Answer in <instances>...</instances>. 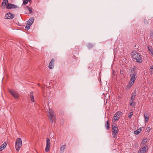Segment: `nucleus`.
<instances>
[{
  "label": "nucleus",
  "instance_id": "obj_30",
  "mask_svg": "<svg viewBox=\"0 0 153 153\" xmlns=\"http://www.w3.org/2000/svg\"><path fill=\"white\" fill-rule=\"evenodd\" d=\"M27 7L28 8V11H29L30 13H31L32 12V8L29 7Z\"/></svg>",
  "mask_w": 153,
  "mask_h": 153
},
{
  "label": "nucleus",
  "instance_id": "obj_21",
  "mask_svg": "<svg viewBox=\"0 0 153 153\" xmlns=\"http://www.w3.org/2000/svg\"><path fill=\"white\" fill-rule=\"evenodd\" d=\"M134 100H131L130 101V105L131 106H132L133 107H134L135 106L134 104Z\"/></svg>",
  "mask_w": 153,
  "mask_h": 153
},
{
  "label": "nucleus",
  "instance_id": "obj_16",
  "mask_svg": "<svg viewBox=\"0 0 153 153\" xmlns=\"http://www.w3.org/2000/svg\"><path fill=\"white\" fill-rule=\"evenodd\" d=\"M29 96H30L31 99V101L34 102L35 101L34 99V96L33 95V92H31L29 94Z\"/></svg>",
  "mask_w": 153,
  "mask_h": 153
},
{
  "label": "nucleus",
  "instance_id": "obj_7",
  "mask_svg": "<svg viewBox=\"0 0 153 153\" xmlns=\"http://www.w3.org/2000/svg\"><path fill=\"white\" fill-rule=\"evenodd\" d=\"M112 135L114 137H115L117 135L118 132V127L117 126L112 125Z\"/></svg>",
  "mask_w": 153,
  "mask_h": 153
},
{
  "label": "nucleus",
  "instance_id": "obj_6",
  "mask_svg": "<svg viewBox=\"0 0 153 153\" xmlns=\"http://www.w3.org/2000/svg\"><path fill=\"white\" fill-rule=\"evenodd\" d=\"M8 91L15 99H17L19 98V95L16 91L10 89H9Z\"/></svg>",
  "mask_w": 153,
  "mask_h": 153
},
{
  "label": "nucleus",
  "instance_id": "obj_5",
  "mask_svg": "<svg viewBox=\"0 0 153 153\" xmlns=\"http://www.w3.org/2000/svg\"><path fill=\"white\" fill-rule=\"evenodd\" d=\"M22 140L20 138H18L16 140L15 145V147L17 152L20 150V148L22 146Z\"/></svg>",
  "mask_w": 153,
  "mask_h": 153
},
{
  "label": "nucleus",
  "instance_id": "obj_32",
  "mask_svg": "<svg viewBox=\"0 0 153 153\" xmlns=\"http://www.w3.org/2000/svg\"><path fill=\"white\" fill-rule=\"evenodd\" d=\"M150 128L149 127L146 128V131L148 132H149L150 131Z\"/></svg>",
  "mask_w": 153,
  "mask_h": 153
},
{
  "label": "nucleus",
  "instance_id": "obj_27",
  "mask_svg": "<svg viewBox=\"0 0 153 153\" xmlns=\"http://www.w3.org/2000/svg\"><path fill=\"white\" fill-rule=\"evenodd\" d=\"M144 119H145V122L146 123L148 121V120H149V116H144Z\"/></svg>",
  "mask_w": 153,
  "mask_h": 153
},
{
  "label": "nucleus",
  "instance_id": "obj_12",
  "mask_svg": "<svg viewBox=\"0 0 153 153\" xmlns=\"http://www.w3.org/2000/svg\"><path fill=\"white\" fill-rule=\"evenodd\" d=\"M147 146H143V147L141 148L140 150V152H138V153H145L146 152L147 150L146 148Z\"/></svg>",
  "mask_w": 153,
  "mask_h": 153
},
{
  "label": "nucleus",
  "instance_id": "obj_35",
  "mask_svg": "<svg viewBox=\"0 0 153 153\" xmlns=\"http://www.w3.org/2000/svg\"><path fill=\"white\" fill-rule=\"evenodd\" d=\"M120 73L121 74H123V72L122 71H120Z\"/></svg>",
  "mask_w": 153,
  "mask_h": 153
},
{
  "label": "nucleus",
  "instance_id": "obj_15",
  "mask_svg": "<svg viewBox=\"0 0 153 153\" xmlns=\"http://www.w3.org/2000/svg\"><path fill=\"white\" fill-rule=\"evenodd\" d=\"M66 146V145H65L62 146L61 147L60 149V152H61L62 153L64 152V151L65 149Z\"/></svg>",
  "mask_w": 153,
  "mask_h": 153
},
{
  "label": "nucleus",
  "instance_id": "obj_33",
  "mask_svg": "<svg viewBox=\"0 0 153 153\" xmlns=\"http://www.w3.org/2000/svg\"><path fill=\"white\" fill-rule=\"evenodd\" d=\"M144 22L145 24H147L148 23V20L146 19H144Z\"/></svg>",
  "mask_w": 153,
  "mask_h": 153
},
{
  "label": "nucleus",
  "instance_id": "obj_3",
  "mask_svg": "<svg viewBox=\"0 0 153 153\" xmlns=\"http://www.w3.org/2000/svg\"><path fill=\"white\" fill-rule=\"evenodd\" d=\"M133 58L135 59L138 63H141L142 62L143 59L141 55L137 52L132 53Z\"/></svg>",
  "mask_w": 153,
  "mask_h": 153
},
{
  "label": "nucleus",
  "instance_id": "obj_26",
  "mask_svg": "<svg viewBox=\"0 0 153 153\" xmlns=\"http://www.w3.org/2000/svg\"><path fill=\"white\" fill-rule=\"evenodd\" d=\"M133 112H130L128 114V117L129 118H130L131 117H132V116L133 114Z\"/></svg>",
  "mask_w": 153,
  "mask_h": 153
},
{
  "label": "nucleus",
  "instance_id": "obj_11",
  "mask_svg": "<svg viewBox=\"0 0 153 153\" xmlns=\"http://www.w3.org/2000/svg\"><path fill=\"white\" fill-rule=\"evenodd\" d=\"M34 18L33 17L30 18L27 21V25L30 26L33 23Z\"/></svg>",
  "mask_w": 153,
  "mask_h": 153
},
{
  "label": "nucleus",
  "instance_id": "obj_19",
  "mask_svg": "<svg viewBox=\"0 0 153 153\" xmlns=\"http://www.w3.org/2000/svg\"><path fill=\"white\" fill-rule=\"evenodd\" d=\"M136 95V92H134L132 93V96L131 98V100H134V97Z\"/></svg>",
  "mask_w": 153,
  "mask_h": 153
},
{
  "label": "nucleus",
  "instance_id": "obj_23",
  "mask_svg": "<svg viewBox=\"0 0 153 153\" xmlns=\"http://www.w3.org/2000/svg\"><path fill=\"white\" fill-rule=\"evenodd\" d=\"M147 141V138H145L142 141L141 143L143 144H145Z\"/></svg>",
  "mask_w": 153,
  "mask_h": 153
},
{
  "label": "nucleus",
  "instance_id": "obj_1",
  "mask_svg": "<svg viewBox=\"0 0 153 153\" xmlns=\"http://www.w3.org/2000/svg\"><path fill=\"white\" fill-rule=\"evenodd\" d=\"M130 79L129 80V85H128V88H130L133 85L137 79V74L136 71H135L134 69L131 70L129 72Z\"/></svg>",
  "mask_w": 153,
  "mask_h": 153
},
{
  "label": "nucleus",
  "instance_id": "obj_24",
  "mask_svg": "<svg viewBox=\"0 0 153 153\" xmlns=\"http://www.w3.org/2000/svg\"><path fill=\"white\" fill-rule=\"evenodd\" d=\"M149 116V113L147 111L145 112L144 113V116Z\"/></svg>",
  "mask_w": 153,
  "mask_h": 153
},
{
  "label": "nucleus",
  "instance_id": "obj_10",
  "mask_svg": "<svg viewBox=\"0 0 153 153\" xmlns=\"http://www.w3.org/2000/svg\"><path fill=\"white\" fill-rule=\"evenodd\" d=\"M54 59H52L51 61L49 64L48 67L50 69H52L54 67Z\"/></svg>",
  "mask_w": 153,
  "mask_h": 153
},
{
  "label": "nucleus",
  "instance_id": "obj_9",
  "mask_svg": "<svg viewBox=\"0 0 153 153\" xmlns=\"http://www.w3.org/2000/svg\"><path fill=\"white\" fill-rule=\"evenodd\" d=\"M14 15L10 12L7 13L4 16V18L6 19H11L13 18Z\"/></svg>",
  "mask_w": 153,
  "mask_h": 153
},
{
  "label": "nucleus",
  "instance_id": "obj_4",
  "mask_svg": "<svg viewBox=\"0 0 153 153\" xmlns=\"http://www.w3.org/2000/svg\"><path fill=\"white\" fill-rule=\"evenodd\" d=\"M48 112L49 114L48 117L49 118L50 121L53 123V122H55L56 120V117L54 113L51 109L49 108Z\"/></svg>",
  "mask_w": 153,
  "mask_h": 153
},
{
  "label": "nucleus",
  "instance_id": "obj_14",
  "mask_svg": "<svg viewBox=\"0 0 153 153\" xmlns=\"http://www.w3.org/2000/svg\"><path fill=\"white\" fill-rule=\"evenodd\" d=\"M7 145V143L6 142L2 144L0 146V151H2L4 149Z\"/></svg>",
  "mask_w": 153,
  "mask_h": 153
},
{
  "label": "nucleus",
  "instance_id": "obj_25",
  "mask_svg": "<svg viewBox=\"0 0 153 153\" xmlns=\"http://www.w3.org/2000/svg\"><path fill=\"white\" fill-rule=\"evenodd\" d=\"M150 35L151 39L153 40V31L151 30L150 31Z\"/></svg>",
  "mask_w": 153,
  "mask_h": 153
},
{
  "label": "nucleus",
  "instance_id": "obj_22",
  "mask_svg": "<svg viewBox=\"0 0 153 153\" xmlns=\"http://www.w3.org/2000/svg\"><path fill=\"white\" fill-rule=\"evenodd\" d=\"M105 126H106V129L108 130L110 127L108 121H106V123L105 124Z\"/></svg>",
  "mask_w": 153,
  "mask_h": 153
},
{
  "label": "nucleus",
  "instance_id": "obj_2",
  "mask_svg": "<svg viewBox=\"0 0 153 153\" xmlns=\"http://www.w3.org/2000/svg\"><path fill=\"white\" fill-rule=\"evenodd\" d=\"M1 7L2 8H6L9 9H11L18 7L15 5L9 3L8 2V0H3Z\"/></svg>",
  "mask_w": 153,
  "mask_h": 153
},
{
  "label": "nucleus",
  "instance_id": "obj_29",
  "mask_svg": "<svg viewBox=\"0 0 153 153\" xmlns=\"http://www.w3.org/2000/svg\"><path fill=\"white\" fill-rule=\"evenodd\" d=\"M122 114V112L120 111H118L115 114H116L117 116H120L121 114Z\"/></svg>",
  "mask_w": 153,
  "mask_h": 153
},
{
  "label": "nucleus",
  "instance_id": "obj_20",
  "mask_svg": "<svg viewBox=\"0 0 153 153\" xmlns=\"http://www.w3.org/2000/svg\"><path fill=\"white\" fill-rule=\"evenodd\" d=\"M149 71L151 75L153 74V65H151L150 67Z\"/></svg>",
  "mask_w": 153,
  "mask_h": 153
},
{
  "label": "nucleus",
  "instance_id": "obj_17",
  "mask_svg": "<svg viewBox=\"0 0 153 153\" xmlns=\"http://www.w3.org/2000/svg\"><path fill=\"white\" fill-rule=\"evenodd\" d=\"M119 119V117H117V116L115 114L113 118V121L114 122L116 121L117 120Z\"/></svg>",
  "mask_w": 153,
  "mask_h": 153
},
{
  "label": "nucleus",
  "instance_id": "obj_8",
  "mask_svg": "<svg viewBox=\"0 0 153 153\" xmlns=\"http://www.w3.org/2000/svg\"><path fill=\"white\" fill-rule=\"evenodd\" d=\"M50 140L49 138H47L46 139V145L45 149V151L46 152H48L50 149Z\"/></svg>",
  "mask_w": 153,
  "mask_h": 153
},
{
  "label": "nucleus",
  "instance_id": "obj_34",
  "mask_svg": "<svg viewBox=\"0 0 153 153\" xmlns=\"http://www.w3.org/2000/svg\"><path fill=\"white\" fill-rule=\"evenodd\" d=\"M30 26L29 25H27L25 27V29H27V30L30 28Z\"/></svg>",
  "mask_w": 153,
  "mask_h": 153
},
{
  "label": "nucleus",
  "instance_id": "obj_28",
  "mask_svg": "<svg viewBox=\"0 0 153 153\" xmlns=\"http://www.w3.org/2000/svg\"><path fill=\"white\" fill-rule=\"evenodd\" d=\"M29 0H24L23 1V4L24 5H26L28 2Z\"/></svg>",
  "mask_w": 153,
  "mask_h": 153
},
{
  "label": "nucleus",
  "instance_id": "obj_13",
  "mask_svg": "<svg viewBox=\"0 0 153 153\" xmlns=\"http://www.w3.org/2000/svg\"><path fill=\"white\" fill-rule=\"evenodd\" d=\"M147 47L149 51L150 52V54L153 56V49L152 47L151 46L148 45Z\"/></svg>",
  "mask_w": 153,
  "mask_h": 153
},
{
  "label": "nucleus",
  "instance_id": "obj_31",
  "mask_svg": "<svg viewBox=\"0 0 153 153\" xmlns=\"http://www.w3.org/2000/svg\"><path fill=\"white\" fill-rule=\"evenodd\" d=\"M92 47V45L91 44H89L88 45V47L89 49H90Z\"/></svg>",
  "mask_w": 153,
  "mask_h": 153
},
{
  "label": "nucleus",
  "instance_id": "obj_18",
  "mask_svg": "<svg viewBox=\"0 0 153 153\" xmlns=\"http://www.w3.org/2000/svg\"><path fill=\"white\" fill-rule=\"evenodd\" d=\"M141 131V128H138L136 131H134V133L135 134H138L140 133Z\"/></svg>",
  "mask_w": 153,
  "mask_h": 153
}]
</instances>
